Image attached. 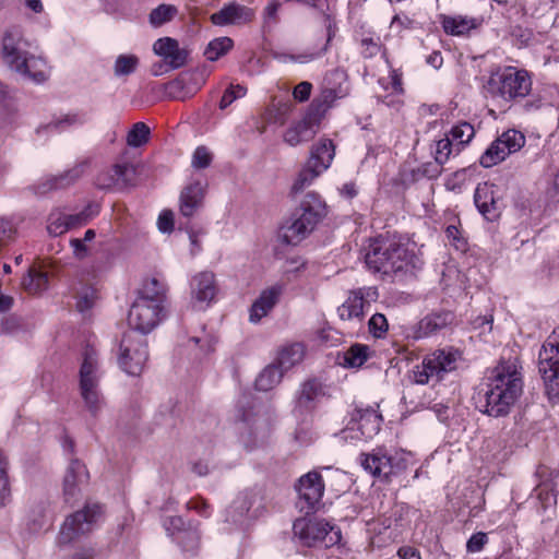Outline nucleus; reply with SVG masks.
I'll list each match as a JSON object with an SVG mask.
<instances>
[{
	"mask_svg": "<svg viewBox=\"0 0 559 559\" xmlns=\"http://www.w3.org/2000/svg\"><path fill=\"white\" fill-rule=\"evenodd\" d=\"M523 391V381L514 361H500L492 370L484 394H478L476 407L490 417L507 416Z\"/></svg>",
	"mask_w": 559,
	"mask_h": 559,
	"instance_id": "1",
	"label": "nucleus"
},
{
	"mask_svg": "<svg viewBox=\"0 0 559 559\" xmlns=\"http://www.w3.org/2000/svg\"><path fill=\"white\" fill-rule=\"evenodd\" d=\"M326 215V205L314 192L307 193L299 206L283 223L278 237L285 245L297 246L306 239Z\"/></svg>",
	"mask_w": 559,
	"mask_h": 559,
	"instance_id": "2",
	"label": "nucleus"
},
{
	"mask_svg": "<svg viewBox=\"0 0 559 559\" xmlns=\"http://www.w3.org/2000/svg\"><path fill=\"white\" fill-rule=\"evenodd\" d=\"M366 267L373 273L391 274L406 272L414 254L399 242L374 238L362 249Z\"/></svg>",
	"mask_w": 559,
	"mask_h": 559,
	"instance_id": "3",
	"label": "nucleus"
},
{
	"mask_svg": "<svg viewBox=\"0 0 559 559\" xmlns=\"http://www.w3.org/2000/svg\"><path fill=\"white\" fill-rule=\"evenodd\" d=\"M22 32L19 27L7 29L2 39V57L11 70L41 83L46 80V73L41 69L45 62L41 59L29 56L24 50Z\"/></svg>",
	"mask_w": 559,
	"mask_h": 559,
	"instance_id": "4",
	"label": "nucleus"
},
{
	"mask_svg": "<svg viewBox=\"0 0 559 559\" xmlns=\"http://www.w3.org/2000/svg\"><path fill=\"white\" fill-rule=\"evenodd\" d=\"M294 537L305 547L330 548L342 540L340 527L325 519L305 516L295 520L293 524Z\"/></svg>",
	"mask_w": 559,
	"mask_h": 559,
	"instance_id": "5",
	"label": "nucleus"
},
{
	"mask_svg": "<svg viewBox=\"0 0 559 559\" xmlns=\"http://www.w3.org/2000/svg\"><path fill=\"white\" fill-rule=\"evenodd\" d=\"M487 90L492 96L504 100L524 98L532 90V79L526 70L507 67L490 76Z\"/></svg>",
	"mask_w": 559,
	"mask_h": 559,
	"instance_id": "6",
	"label": "nucleus"
},
{
	"mask_svg": "<svg viewBox=\"0 0 559 559\" xmlns=\"http://www.w3.org/2000/svg\"><path fill=\"white\" fill-rule=\"evenodd\" d=\"M80 393L87 411L93 417H96L102 409L103 400L98 392L97 352L92 345H86L82 353Z\"/></svg>",
	"mask_w": 559,
	"mask_h": 559,
	"instance_id": "7",
	"label": "nucleus"
},
{
	"mask_svg": "<svg viewBox=\"0 0 559 559\" xmlns=\"http://www.w3.org/2000/svg\"><path fill=\"white\" fill-rule=\"evenodd\" d=\"M460 359V350L453 347L433 350L424 357L421 365L415 367L413 371L415 383L427 384L431 380H442L444 374L456 369Z\"/></svg>",
	"mask_w": 559,
	"mask_h": 559,
	"instance_id": "8",
	"label": "nucleus"
},
{
	"mask_svg": "<svg viewBox=\"0 0 559 559\" xmlns=\"http://www.w3.org/2000/svg\"><path fill=\"white\" fill-rule=\"evenodd\" d=\"M538 370L549 401L559 404V326L552 331L539 350Z\"/></svg>",
	"mask_w": 559,
	"mask_h": 559,
	"instance_id": "9",
	"label": "nucleus"
},
{
	"mask_svg": "<svg viewBox=\"0 0 559 559\" xmlns=\"http://www.w3.org/2000/svg\"><path fill=\"white\" fill-rule=\"evenodd\" d=\"M148 358L147 342L134 331L123 334L119 346V365L130 376H140Z\"/></svg>",
	"mask_w": 559,
	"mask_h": 559,
	"instance_id": "10",
	"label": "nucleus"
},
{
	"mask_svg": "<svg viewBox=\"0 0 559 559\" xmlns=\"http://www.w3.org/2000/svg\"><path fill=\"white\" fill-rule=\"evenodd\" d=\"M361 466L372 476L389 479L407 467L403 453H390L385 448L379 447L370 453L361 454Z\"/></svg>",
	"mask_w": 559,
	"mask_h": 559,
	"instance_id": "11",
	"label": "nucleus"
},
{
	"mask_svg": "<svg viewBox=\"0 0 559 559\" xmlns=\"http://www.w3.org/2000/svg\"><path fill=\"white\" fill-rule=\"evenodd\" d=\"M525 141V135L518 130L504 131L480 156V165L489 168L501 163L509 155L519 152L524 146Z\"/></svg>",
	"mask_w": 559,
	"mask_h": 559,
	"instance_id": "12",
	"label": "nucleus"
},
{
	"mask_svg": "<svg viewBox=\"0 0 559 559\" xmlns=\"http://www.w3.org/2000/svg\"><path fill=\"white\" fill-rule=\"evenodd\" d=\"M102 514V507L97 503H87L84 509L69 515L59 534V542L68 544L92 531L93 525Z\"/></svg>",
	"mask_w": 559,
	"mask_h": 559,
	"instance_id": "13",
	"label": "nucleus"
},
{
	"mask_svg": "<svg viewBox=\"0 0 559 559\" xmlns=\"http://www.w3.org/2000/svg\"><path fill=\"white\" fill-rule=\"evenodd\" d=\"M164 307L158 304L145 300H135L128 314V323L132 328L131 331L140 332L145 335L155 329L163 318Z\"/></svg>",
	"mask_w": 559,
	"mask_h": 559,
	"instance_id": "14",
	"label": "nucleus"
},
{
	"mask_svg": "<svg viewBox=\"0 0 559 559\" xmlns=\"http://www.w3.org/2000/svg\"><path fill=\"white\" fill-rule=\"evenodd\" d=\"M298 492L297 506L301 512L309 514L317 510L324 492L322 476L318 472H309L301 476L296 485Z\"/></svg>",
	"mask_w": 559,
	"mask_h": 559,
	"instance_id": "15",
	"label": "nucleus"
},
{
	"mask_svg": "<svg viewBox=\"0 0 559 559\" xmlns=\"http://www.w3.org/2000/svg\"><path fill=\"white\" fill-rule=\"evenodd\" d=\"M379 297L377 287H361L350 290L346 300L337 308L342 320L358 319L361 321L366 309Z\"/></svg>",
	"mask_w": 559,
	"mask_h": 559,
	"instance_id": "16",
	"label": "nucleus"
},
{
	"mask_svg": "<svg viewBox=\"0 0 559 559\" xmlns=\"http://www.w3.org/2000/svg\"><path fill=\"white\" fill-rule=\"evenodd\" d=\"M474 203L489 222H496L502 214L503 202L498 193V187L493 183H478L474 192Z\"/></svg>",
	"mask_w": 559,
	"mask_h": 559,
	"instance_id": "17",
	"label": "nucleus"
},
{
	"mask_svg": "<svg viewBox=\"0 0 559 559\" xmlns=\"http://www.w3.org/2000/svg\"><path fill=\"white\" fill-rule=\"evenodd\" d=\"M190 290L193 307L206 309L214 301L218 290L214 273L204 271L195 274L191 278Z\"/></svg>",
	"mask_w": 559,
	"mask_h": 559,
	"instance_id": "18",
	"label": "nucleus"
},
{
	"mask_svg": "<svg viewBox=\"0 0 559 559\" xmlns=\"http://www.w3.org/2000/svg\"><path fill=\"white\" fill-rule=\"evenodd\" d=\"M88 478L86 466L78 459L71 460L62 481L63 499L67 503H72L78 499Z\"/></svg>",
	"mask_w": 559,
	"mask_h": 559,
	"instance_id": "19",
	"label": "nucleus"
},
{
	"mask_svg": "<svg viewBox=\"0 0 559 559\" xmlns=\"http://www.w3.org/2000/svg\"><path fill=\"white\" fill-rule=\"evenodd\" d=\"M454 321L455 314L450 310L433 311L413 326V337L416 340L429 337L451 326Z\"/></svg>",
	"mask_w": 559,
	"mask_h": 559,
	"instance_id": "20",
	"label": "nucleus"
},
{
	"mask_svg": "<svg viewBox=\"0 0 559 559\" xmlns=\"http://www.w3.org/2000/svg\"><path fill=\"white\" fill-rule=\"evenodd\" d=\"M206 194V183L201 180L190 181L180 192L179 211L187 218L192 217L203 207Z\"/></svg>",
	"mask_w": 559,
	"mask_h": 559,
	"instance_id": "21",
	"label": "nucleus"
},
{
	"mask_svg": "<svg viewBox=\"0 0 559 559\" xmlns=\"http://www.w3.org/2000/svg\"><path fill=\"white\" fill-rule=\"evenodd\" d=\"M324 395L322 383L317 379L305 381L296 397L294 412L297 416H302L314 409L317 402Z\"/></svg>",
	"mask_w": 559,
	"mask_h": 559,
	"instance_id": "22",
	"label": "nucleus"
},
{
	"mask_svg": "<svg viewBox=\"0 0 559 559\" xmlns=\"http://www.w3.org/2000/svg\"><path fill=\"white\" fill-rule=\"evenodd\" d=\"M153 50L157 56L164 58L171 69L183 67L188 59V50L179 47V43L171 37L157 39L153 45Z\"/></svg>",
	"mask_w": 559,
	"mask_h": 559,
	"instance_id": "23",
	"label": "nucleus"
},
{
	"mask_svg": "<svg viewBox=\"0 0 559 559\" xmlns=\"http://www.w3.org/2000/svg\"><path fill=\"white\" fill-rule=\"evenodd\" d=\"M352 421L357 424L362 438L370 439L380 431L383 418L378 409L367 406L357 407L352 415Z\"/></svg>",
	"mask_w": 559,
	"mask_h": 559,
	"instance_id": "24",
	"label": "nucleus"
},
{
	"mask_svg": "<svg viewBox=\"0 0 559 559\" xmlns=\"http://www.w3.org/2000/svg\"><path fill=\"white\" fill-rule=\"evenodd\" d=\"M254 17V10L251 8L230 3L225 5L216 13L212 14L211 21L215 25L241 24L252 21Z\"/></svg>",
	"mask_w": 559,
	"mask_h": 559,
	"instance_id": "25",
	"label": "nucleus"
},
{
	"mask_svg": "<svg viewBox=\"0 0 559 559\" xmlns=\"http://www.w3.org/2000/svg\"><path fill=\"white\" fill-rule=\"evenodd\" d=\"M281 294L282 287L280 285L264 289L251 306L250 321L257 323L265 317L276 305Z\"/></svg>",
	"mask_w": 559,
	"mask_h": 559,
	"instance_id": "26",
	"label": "nucleus"
},
{
	"mask_svg": "<svg viewBox=\"0 0 559 559\" xmlns=\"http://www.w3.org/2000/svg\"><path fill=\"white\" fill-rule=\"evenodd\" d=\"M252 502L248 495L241 493L236 497L225 511V522L243 528L249 524V511Z\"/></svg>",
	"mask_w": 559,
	"mask_h": 559,
	"instance_id": "27",
	"label": "nucleus"
},
{
	"mask_svg": "<svg viewBox=\"0 0 559 559\" xmlns=\"http://www.w3.org/2000/svg\"><path fill=\"white\" fill-rule=\"evenodd\" d=\"M83 170L84 166L78 165L64 174L48 177L35 187V193L43 195L49 191L66 188L80 178Z\"/></svg>",
	"mask_w": 559,
	"mask_h": 559,
	"instance_id": "28",
	"label": "nucleus"
},
{
	"mask_svg": "<svg viewBox=\"0 0 559 559\" xmlns=\"http://www.w3.org/2000/svg\"><path fill=\"white\" fill-rule=\"evenodd\" d=\"M335 155V146L330 139H322L311 147L310 157L307 163L320 170L325 171Z\"/></svg>",
	"mask_w": 559,
	"mask_h": 559,
	"instance_id": "29",
	"label": "nucleus"
},
{
	"mask_svg": "<svg viewBox=\"0 0 559 559\" xmlns=\"http://www.w3.org/2000/svg\"><path fill=\"white\" fill-rule=\"evenodd\" d=\"M317 133L316 126L311 119L305 118L292 124L284 134V141L290 146L310 141Z\"/></svg>",
	"mask_w": 559,
	"mask_h": 559,
	"instance_id": "30",
	"label": "nucleus"
},
{
	"mask_svg": "<svg viewBox=\"0 0 559 559\" xmlns=\"http://www.w3.org/2000/svg\"><path fill=\"white\" fill-rule=\"evenodd\" d=\"M479 19L467 16H443V31L452 36H462L468 34L471 29L476 28L480 24Z\"/></svg>",
	"mask_w": 559,
	"mask_h": 559,
	"instance_id": "31",
	"label": "nucleus"
},
{
	"mask_svg": "<svg viewBox=\"0 0 559 559\" xmlns=\"http://www.w3.org/2000/svg\"><path fill=\"white\" fill-rule=\"evenodd\" d=\"M167 289V285L164 282H160L156 277H152L143 284V287L139 293V297L135 300H145L164 307Z\"/></svg>",
	"mask_w": 559,
	"mask_h": 559,
	"instance_id": "32",
	"label": "nucleus"
},
{
	"mask_svg": "<svg viewBox=\"0 0 559 559\" xmlns=\"http://www.w3.org/2000/svg\"><path fill=\"white\" fill-rule=\"evenodd\" d=\"M284 372L277 362L269 365L255 379V389L263 392L272 390L281 382Z\"/></svg>",
	"mask_w": 559,
	"mask_h": 559,
	"instance_id": "33",
	"label": "nucleus"
},
{
	"mask_svg": "<svg viewBox=\"0 0 559 559\" xmlns=\"http://www.w3.org/2000/svg\"><path fill=\"white\" fill-rule=\"evenodd\" d=\"M305 356V347L300 343H294L283 347L277 356V364L284 371L289 370L295 365L299 364Z\"/></svg>",
	"mask_w": 559,
	"mask_h": 559,
	"instance_id": "34",
	"label": "nucleus"
},
{
	"mask_svg": "<svg viewBox=\"0 0 559 559\" xmlns=\"http://www.w3.org/2000/svg\"><path fill=\"white\" fill-rule=\"evenodd\" d=\"M76 288V310L84 313L92 309L98 299V290L92 284L80 282Z\"/></svg>",
	"mask_w": 559,
	"mask_h": 559,
	"instance_id": "35",
	"label": "nucleus"
},
{
	"mask_svg": "<svg viewBox=\"0 0 559 559\" xmlns=\"http://www.w3.org/2000/svg\"><path fill=\"white\" fill-rule=\"evenodd\" d=\"M331 41V33L328 34V38L325 40V44L319 48V49H307L305 50L304 52L301 53H297V55H288V53H277L275 55V58L281 61V62H297V63H309L318 58H320L321 56H323L326 50H328V46Z\"/></svg>",
	"mask_w": 559,
	"mask_h": 559,
	"instance_id": "36",
	"label": "nucleus"
},
{
	"mask_svg": "<svg viewBox=\"0 0 559 559\" xmlns=\"http://www.w3.org/2000/svg\"><path fill=\"white\" fill-rule=\"evenodd\" d=\"M323 173L319 168L313 167L309 163L306 162L305 166L298 173L297 178L295 179L292 188V194H298L302 192L306 188H308L312 182Z\"/></svg>",
	"mask_w": 559,
	"mask_h": 559,
	"instance_id": "37",
	"label": "nucleus"
},
{
	"mask_svg": "<svg viewBox=\"0 0 559 559\" xmlns=\"http://www.w3.org/2000/svg\"><path fill=\"white\" fill-rule=\"evenodd\" d=\"M23 288L29 294H39L48 287V276L46 273L29 269L22 278Z\"/></svg>",
	"mask_w": 559,
	"mask_h": 559,
	"instance_id": "38",
	"label": "nucleus"
},
{
	"mask_svg": "<svg viewBox=\"0 0 559 559\" xmlns=\"http://www.w3.org/2000/svg\"><path fill=\"white\" fill-rule=\"evenodd\" d=\"M178 14V9L174 4L162 3L151 11L148 14L150 24L157 28L164 24L171 22Z\"/></svg>",
	"mask_w": 559,
	"mask_h": 559,
	"instance_id": "39",
	"label": "nucleus"
},
{
	"mask_svg": "<svg viewBox=\"0 0 559 559\" xmlns=\"http://www.w3.org/2000/svg\"><path fill=\"white\" fill-rule=\"evenodd\" d=\"M368 345L356 343L344 353V365L349 368L361 367L369 357Z\"/></svg>",
	"mask_w": 559,
	"mask_h": 559,
	"instance_id": "40",
	"label": "nucleus"
},
{
	"mask_svg": "<svg viewBox=\"0 0 559 559\" xmlns=\"http://www.w3.org/2000/svg\"><path fill=\"white\" fill-rule=\"evenodd\" d=\"M475 130L474 127L468 122H461L456 126H453L448 133L451 138V141L457 146V152H461L462 147L469 143V141L474 138Z\"/></svg>",
	"mask_w": 559,
	"mask_h": 559,
	"instance_id": "41",
	"label": "nucleus"
},
{
	"mask_svg": "<svg viewBox=\"0 0 559 559\" xmlns=\"http://www.w3.org/2000/svg\"><path fill=\"white\" fill-rule=\"evenodd\" d=\"M233 40L229 37L215 38L209 43L204 56L210 61H215L226 55L233 48Z\"/></svg>",
	"mask_w": 559,
	"mask_h": 559,
	"instance_id": "42",
	"label": "nucleus"
},
{
	"mask_svg": "<svg viewBox=\"0 0 559 559\" xmlns=\"http://www.w3.org/2000/svg\"><path fill=\"white\" fill-rule=\"evenodd\" d=\"M139 58L135 55H119L114 64L116 76H128L136 71Z\"/></svg>",
	"mask_w": 559,
	"mask_h": 559,
	"instance_id": "43",
	"label": "nucleus"
},
{
	"mask_svg": "<svg viewBox=\"0 0 559 559\" xmlns=\"http://www.w3.org/2000/svg\"><path fill=\"white\" fill-rule=\"evenodd\" d=\"M98 213H99L98 205L91 203V204L86 205L80 213L67 214L66 218H67V222L69 225V229L86 225Z\"/></svg>",
	"mask_w": 559,
	"mask_h": 559,
	"instance_id": "44",
	"label": "nucleus"
},
{
	"mask_svg": "<svg viewBox=\"0 0 559 559\" xmlns=\"http://www.w3.org/2000/svg\"><path fill=\"white\" fill-rule=\"evenodd\" d=\"M150 139V128L144 122H136L132 126L127 135V143L132 147H140L147 143Z\"/></svg>",
	"mask_w": 559,
	"mask_h": 559,
	"instance_id": "45",
	"label": "nucleus"
},
{
	"mask_svg": "<svg viewBox=\"0 0 559 559\" xmlns=\"http://www.w3.org/2000/svg\"><path fill=\"white\" fill-rule=\"evenodd\" d=\"M176 542L186 551H193L199 547L200 533L197 527L189 526L183 533L176 537Z\"/></svg>",
	"mask_w": 559,
	"mask_h": 559,
	"instance_id": "46",
	"label": "nucleus"
},
{
	"mask_svg": "<svg viewBox=\"0 0 559 559\" xmlns=\"http://www.w3.org/2000/svg\"><path fill=\"white\" fill-rule=\"evenodd\" d=\"M453 153L459 154L460 152H457V146L447 134L445 138L439 140L436 144L435 159L444 164Z\"/></svg>",
	"mask_w": 559,
	"mask_h": 559,
	"instance_id": "47",
	"label": "nucleus"
},
{
	"mask_svg": "<svg viewBox=\"0 0 559 559\" xmlns=\"http://www.w3.org/2000/svg\"><path fill=\"white\" fill-rule=\"evenodd\" d=\"M67 214L53 212L48 218L47 230L52 236H60L69 230Z\"/></svg>",
	"mask_w": 559,
	"mask_h": 559,
	"instance_id": "48",
	"label": "nucleus"
},
{
	"mask_svg": "<svg viewBox=\"0 0 559 559\" xmlns=\"http://www.w3.org/2000/svg\"><path fill=\"white\" fill-rule=\"evenodd\" d=\"M95 185L97 188L107 190L111 188H119L118 177H117V164L114 165L110 169L104 170L99 173L95 179Z\"/></svg>",
	"mask_w": 559,
	"mask_h": 559,
	"instance_id": "49",
	"label": "nucleus"
},
{
	"mask_svg": "<svg viewBox=\"0 0 559 559\" xmlns=\"http://www.w3.org/2000/svg\"><path fill=\"white\" fill-rule=\"evenodd\" d=\"M361 55L364 58H373L379 53H384L380 37H364L360 41Z\"/></svg>",
	"mask_w": 559,
	"mask_h": 559,
	"instance_id": "50",
	"label": "nucleus"
},
{
	"mask_svg": "<svg viewBox=\"0 0 559 559\" xmlns=\"http://www.w3.org/2000/svg\"><path fill=\"white\" fill-rule=\"evenodd\" d=\"M369 332L373 337H383L389 329V323L384 314L374 313L368 322Z\"/></svg>",
	"mask_w": 559,
	"mask_h": 559,
	"instance_id": "51",
	"label": "nucleus"
},
{
	"mask_svg": "<svg viewBox=\"0 0 559 559\" xmlns=\"http://www.w3.org/2000/svg\"><path fill=\"white\" fill-rule=\"evenodd\" d=\"M117 177L119 188L132 186L135 177L134 166L128 163L117 164Z\"/></svg>",
	"mask_w": 559,
	"mask_h": 559,
	"instance_id": "52",
	"label": "nucleus"
},
{
	"mask_svg": "<svg viewBox=\"0 0 559 559\" xmlns=\"http://www.w3.org/2000/svg\"><path fill=\"white\" fill-rule=\"evenodd\" d=\"M247 90L241 85H230L223 94L219 102V108L225 109L231 105L236 99L246 95Z\"/></svg>",
	"mask_w": 559,
	"mask_h": 559,
	"instance_id": "53",
	"label": "nucleus"
},
{
	"mask_svg": "<svg viewBox=\"0 0 559 559\" xmlns=\"http://www.w3.org/2000/svg\"><path fill=\"white\" fill-rule=\"evenodd\" d=\"M443 163H439L435 159V162H428L420 165L415 171L416 175L420 177H426L428 179H436L440 176L442 171Z\"/></svg>",
	"mask_w": 559,
	"mask_h": 559,
	"instance_id": "54",
	"label": "nucleus"
},
{
	"mask_svg": "<svg viewBox=\"0 0 559 559\" xmlns=\"http://www.w3.org/2000/svg\"><path fill=\"white\" fill-rule=\"evenodd\" d=\"M212 162V154L205 146H199L195 148L192 156V167L203 169L210 166Z\"/></svg>",
	"mask_w": 559,
	"mask_h": 559,
	"instance_id": "55",
	"label": "nucleus"
},
{
	"mask_svg": "<svg viewBox=\"0 0 559 559\" xmlns=\"http://www.w3.org/2000/svg\"><path fill=\"white\" fill-rule=\"evenodd\" d=\"M195 346H199L203 354H209L214 350L216 338L207 333H203L201 336H193L189 340Z\"/></svg>",
	"mask_w": 559,
	"mask_h": 559,
	"instance_id": "56",
	"label": "nucleus"
},
{
	"mask_svg": "<svg viewBox=\"0 0 559 559\" xmlns=\"http://www.w3.org/2000/svg\"><path fill=\"white\" fill-rule=\"evenodd\" d=\"M447 238L451 246H453L456 250L465 251L467 242L462 237L461 231L454 225H450L445 229Z\"/></svg>",
	"mask_w": 559,
	"mask_h": 559,
	"instance_id": "57",
	"label": "nucleus"
},
{
	"mask_svg": "<svg viewBox=\"0 0 559 559\" xmlns=\"http://www.w3.org/2000/svg\"><path fill=\"white\" fill-rule=\"evenodd\" d=\"M344 95L345 93L341 87L338 90L325 87L318 98V102H320L321 105H324L325 110L326 108L331 107L336 99L344 97Z\"/></svg>",
	"mask_w": 559,
	"mask_h": 559,
	"instance_id": "58",
	"label": "nucleus"
},
{
	"mask_svg": "<svg viewBox=\"0 0 559 559\" xmlns=\"http://www.w3.org/2000/svg\"><path fill=\"white\" fill-rule=\"evenodd\" d=\"M185 521L181 516H170L164 521V526L169 535L176 539L180 533H183L187 528L185 527Z\"/></svg>",
	"mask_w": 559,
	"mask_h": 559,
	"instance_id": "59",
	"label": "nucleus"
},
{
	"mask_svg": "<svg viewBox=\"0 0 559 559\" xmlns=\"http://www.w3.org/2000/svg\"><path fill=\"white\" fill-rule=\"evenodd\" d=\"M15 229L12 223L8 219L0 218V251L13 239Z\"/></svg>",
	"mask_w": 559,
	"mask_h": 559,
	"instance_id": "60",
	"label": "nucleus"
},
{
	"mask_svg": "<svg viewBox=\"0 0 559 559\" xmlns=\"http://www.w3.org/2000/svg\"><path fill=\"white\" fill-rule=\"evenodd\" d=\"M75 123H82L81 118L78 115H66L62 119L53 120L49 122L45 129L47 130H63L67 127Z\"/></svg>",
	"mask_w": 559,
	"mask_h": 559,
	"instance_id": "61",
	"label": "nucleus"
},
{
	"mask_svg": "<svg viewBox=\"0 0 559 559\" xmlns=\"http://www.w3.org/2000/svg\"><path fill=\"white\" fill-rule=\"evenodd\" d=\"M158 229L162 233H170L174 229V213L169 210L163 211L157 221Z\"/></svg>",
	"mask_w": 559,
	"mask_h": 559,
	"instance_id": "62",
	"label": "nucleus"
},
{
	"mask_svg": "<svg viewBox=\"0 0 559 559\" xmlns=\"http://www.w3.org/2000/svg\"><path fill=\"white\" fill-rule=\"evenodd\" d=\"M487 543V535L485 533L478 532L473 534L471 538L467 540L466 548L469 552H476L483 549L485 544Z\"/></svg>",
	"mask_w": 559,
	"mask_h": 559,
	"instance_id": "63",
	"label": "nucleus"
},
{
	"mask_svg": "<svg viewBox=\"0 0 559 559\" xmlns=\"http://www.w3.org/2000/svg\"><path fill=\"white\" fill-rule=\"evenodd\" d=\"M311 90H312L311 83H309L307 81L300 82L294 88V92H293L295 99H297L299 102L307 100L310 97Z\"/></svg>",
	"mask_w": 559,
	"mask_h": 559,
	"instance_id": "64",
	"label": "nucleus"
}]
</instances>
